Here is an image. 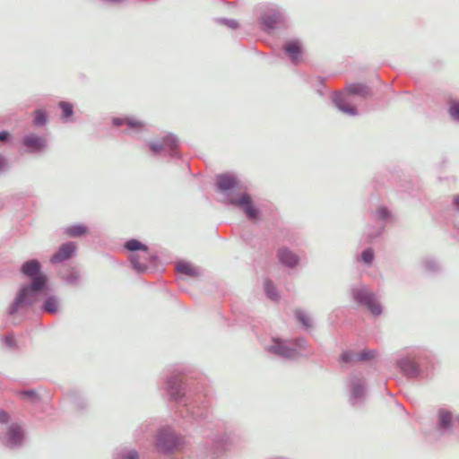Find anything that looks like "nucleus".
<instances>
[{
	"mask_svg": "<svg viewBox=\"0 0 459 459\" xmlns=\"http://www.w3.org/2000/svg\"><path fill=\"white\" fill-rule=\"evenodd\" d=\"M40 264L37 260H30L23 264L22 272L32 279L30 284L25 285L19 290L13 303L10 307L9 314L13 315L22 308L27 307L39 301L45 296L47 277L40 273Z\"/></svg>",
	"mask_w": 459,
	"mask_h": 459,
	"instance_id": "obj_1",
	"label": "nucleus"
},
{
	"mask_svg": "<svg viewBox=\"0 0 459 459\" xmlns=\"http://www.w3.org/2000/svg\"><path fill=\"white\" fill-rule=\"evenodd\" d=\"M369 93V89L367 86L360 83H353L348 85L344 92L335 93L333 100L341 111L350 116H355L357 115V110L352 105V96L366 98Z\"/></svg>",
	"mask_w": 459,
	"mask_h": 459,
	"instance_id": "obj_2",
	"label": "nucleus"
},
{
	"mask_svg": "<svg viewBox=\"0 0 459 459\" xmlns=\"http://www.w3.org/2000/svg\"><path fill=\"white\" fill-rule=\"evenodd\" d=\"M306 342L299 339L294 342H283L278 339L273 340V344L268 348V351L286 359H294L305 350Z\"/></svg>",
	"mask_w": 459,
	"mask_h": 459,
	"instance_id": "obj_3",
	"label": "nucleus"
},
{
	"mask_svg": "<svg viewBox=\"0 0 459 459\" xmlns=\"http://www.w3.org/2000/svg\"><path fill=\"white\" fill-rule=\"evenodd\" d=\"M182 445V438L178 437L170 429L160 431L156 440L158 449L163 453L178 450Z\"/></svg>",
	"mask_w": 459,
	"mask_h": 459,
	"instance_id": "obj_4",
	"label": "nucleus"
},
{
	"mask_svg": "<svg viewBox=\"0 0 459 459\" xmlns=\"http://www.w3.org/2000/svg\"><path fill=\"white\" fill-rule=\"evenodd\" d=\"M352 294L354 299L365 306L373 315L377 316L381 313L380 304L377 301L375 296L364 286L353 289Z\"/></svg>",
	"mask_w": 459,
	"mask_h": 459,
	"instance_id": "obj_5",
	"label": "nucleus"
},
{
	"mask_svg": "<svg viewBox=\"0 0 459 459\" xmlns=\"http://www.w3.org/2000/svg\"><path fill=\"white\" fill-rule=\"evenodd\" d=\"M230 202L241 208L249 219L255 220L257 218L258 211L252 205L251 198L247 194L244 193L239 197H231Z\"/></svg>",
	"mask_w": 459,
	"mask_h": 459,
	"instance_id": "obj_6",
	"label": "nucleus"
},
{
	"mask_svg": "<svg viewBox=\"0 0 459 459\" xmlns=\"http://www.w3.org/2000/svg\"><path fill=\"white\" fill-rule=\"evenodd\" d=\"M23 430L18 424H12L6 435L2 438L3 443L9 447L18 446L23 440Z\"/></svg>",
	"mask_w": 459,
	"mask_h": 459,
	"instance_id": "obj_7",
	"label": "nucleus"
},
{
	"mask_svg": "<svg viewBox=\"0 0 459 459\" xmlns=\"http://www.w3.org/2000/svg\"><path fill=\"white\" fill-rule=\"evenodd\" d=\"M151 149L154 153H158L160 151H166L170 156L174 157L177 155L178 140L175 136L169 134L164 138L163 144L161 146L152 143Z\"/></svg>",
	"mask_w": 459,
	"mask_h": 459,
	"instance_id": "obj_8",
	"label": "nucleus"
},
{
	"mask_svg": "<svg viewBox=\"0 0 459 459\" xmlns=\"http://www.w3.org/2000/svg\"><path fill=\"white\" fill-rule=\"evenodd\" d=\"M283 21L282 15L278 12L274 10H271L267 13H265L261 17V24L263 27L266 30H271L276 28V26L280 23H281Z\"/></svg>",
	"mask_w": 459,
	"mask_h": 459,
	"instance_id": "obj_9",
	"label": "nucleus"
},
{
	"mask_svg": "<svg viewBox=\"0 0 459 459\" xmlns=\"http://www.w3.org/2000/svg\"><path fill=\"white\" fill-rule=\"evenodd\" d=\"M75 251V245L72 242L63 244L59 250L51 257V262L60 263L70 258Z\"/></svg>",
	"mask_w": 459,
	"mask_h": 459,
	"instance_id": "obj_10",
	"label": "nucleus"
},
{
	"mask_svg": "<svg viewBox=\"0 0 459 459\" xmlns=\"http://www.w3.org/2000/svg\"><path fill=\"white\" fill-rule=\"evenodd\" d=\"M217 186L222 191L226 192L231 188L238 186V181L230 174H222L217 177Z\"/></svg>",
	"mask_w": 459,
	"mask_h": 459,
	"instance_id": "obj_11",
	"label": "nucleus"
},
{
	"mask_svg": "<svg viewBox=\"0 0 459 459\" xmlns=\"http://www.w3.org/2000/svg\"><path fill=\"white\" fill-rule=\"evenodd\" d=\"M374 357V351H365L361 352L347 351L342 353V360L343 362H351L355 360H368Z\"/></svg>",
	"mask_w": 459,
	"mask_h": 459,
	"instance_id": "obj_12",
	"label": "nucleus"
},
{
	"mask_svg": "<svg viewBox=\"0 0 459 459\" xmlns=\"http://www.w3.org/2000/svg\"><path fill=\"white\" fill-rule=\"evenodd\" d=\"M23 143L33 152L41 151L46 147V140L33 134L26 135Z\"/></svg>",
	"mask_w": 459,
	"mask_h": 459,
	"instance_id": "obj_13",
	"label": "nucleus"
},
{
	"mask_svg": "<svg viewBox=\"0 0 459 459\" xmlns=\"http://www.w3.org/2000/svg\"><path fill=\"white\" fill-rule=\"evenodd\" d=\"M284 50L293 63L299 61L301 54V44L299 40H291L284 45Z\"/></svg>",
	"mask_w": 459,
	"mask_h": 459,
	"instance_id": "obj_14",
	"label": "nucleus"
},
{
	"mask_svg": "<svg viewBox=\"0 0 459 459\" xmlns=\"http://www.w3.org/2000/svg\"><path fill=\"white\" fill-rule=\"evenodd\" d=\"M150 259L151 255L149 253L148 255H145V253H143L142 256L138 255H132L130 256V262L132 264L133 268L139 273H142L146 270L147 264L150 262Z\"/></svg>",
	"mask_w": 459,
	"mask_h": 459,
	"instance_id": "obj_15",
	"label": "nucleus"
},
{
	"mask_svg": "<svg viewBox=\"0 0 459 459\" xmlns=\"http://www.w3.org/2000/svg\"><path fill=\"white\" fill-rule=\"evenodd\" d=\"M278 257L283 264L292 267L298 264V257L295 254L286 248L279 250Z\"/></svg>",
	"mask_w": 459,
	"mask_h": 459,
	"instance_id": "obj_16",
	"label": "nucleus"
},
{
	"mask_svg": "<svg viewBox=\"0 0 459 459\" xmlns=\"http://www.w3.org/2000/svg\"><path fill=\"white\" fill-rule=\"evenodd\" d=\"M399 367L408 377H415L418 373L417 365L410 359H403L399 361Z\"/></svg>",
	"mask_w": 459,
	"mask_h": 459,
	"instance_id": "obj_17",
	"label": "nucleus"
},
{
	"mask_svg": "<svg viewBox=\"0 0 459 459\" xmlns=\"http://www.w3.org/2000/svg\"><path fill=\"white\" fill-rule=\"evenodd\" d=\"M176 270L178 273L195 277L199 274L197 269L194 267L191 264L186 262H180L176 265Z\"/></svg>",
	"mask_w": 459,
	"mask_h": 459,
	"instance_id": "obj_18",
	"label": "nucleus"
},
{
	"mask_svg": "<svg viewBox=\"0 0 459 459\" xmlns=\"http://www.w3.org/2000/svg\"><path fill=\"white\" fill-rule=\"evenodd\" d=\"M182 387L180 385V384L177 381H174V382H171L169 381L168 383V392L169 393L170 396L175 399V400H178L179 399L180 397L183 396V392H182Z\"/></svg>",
	"mask_w": 459,
	"mask_h": 459,
	"instance_id": "obj_19",
	"label": "nucleus"
},
{
	"mask_svg": "<svg viewBox=\"0 0 459 459\" xmlns=\"http://www.w3.org/2000/svg\"><path fill=\"white\" fill-rule=\"evenodd\" d=\"M123 124H126L130 128H142L143 124L134 118H115L114 125L119 126Z\"/></svg>",
	"mask_w": 459,
	"mask_h": 459,
	"instance_id": "obj_20",
	"label": "nucleus"
},
{
	"mask_svg": "<svg viewBox=\"0 0 459 459\" xmlns=\"http://www.w3.org/2000/svg\"><path fill=\"white\" fill-rule=\"evenodd\" d=\"M351 394L353 399H359L364 394V386L359 379L351 382Z\"/></svg>",
	"mask_w": 459,
	"mask_h": 459,
	"instance_id": "obj_21",
	"label": "nucleus"
},
{
	"mask_svg": "<svg viewBox=\"0 0 459 459\" xmlns=\"http://www.w3.org/2000/svg\"><path fill=\"white\" fill-rule=\"evenodd\" d=\"M58 308V301L55 297H50L47 299L43 305V310L45 312L53 314L57 311Z\"/></svg>",
	"mask_w": 459,
	"mask_h": 459,
	"instance_id": "obj_22",
	"label": "nucleus"
},
{
	"mask_svg": "<svg viewBox=\"0 0 459 459\" xmlns=\"http://www.w3.org/2000/svg\"><path fill=\"white\" fill-rule=\"evenodd\" d=\"M126 247L130 251L142 250L148 255V248L136 239H131L126 243Z\"/></svg>",
	"mask_w": 459,
	"mask_h": 459,
	"instance_id": "obj_23",
	"label": "nucleus"
},
{
	"mask_svg": "<svg viewBox=\"0 0 459 459\" xmlns=\"http://www.w3.org/2000/svg\"><path fill=\"white\" fill-rule=\"evenodd\" d=\"M86 231V228L82 225H74L65 229V233L71 237H78Z\"/></svg>",
	"mask_w": 459,
	"mask_h": 459,
	"instance_id": "obj_24",
	"label": "nucleus"
},
{
	"mask_svg": "<svg viewBox=\"0 0 459 459\" xmlns=\"http://www.w3.org/2000/svg\"><path fill=\"white\" fill-rule=\"evenodd\" d=\"M438 417H439L440 427H442L444 429L447 428L451 422V413L445 410H440L439 413H438Z\"/></svg>",
	"mask_w": 459,
	"mask_h": 459,
	"instance_id": "obj_25",
	"label": "nucleus"
},
{
	"mask_svg": "<svg viewBox=\"0 0 459 459\" xmlns=\"http://www.w3.org/2000/svg\"><path fill=\"white\" fill-rule=\"evenodd\" d=\"M295 314H296L297 319L306 328H309L311 326V320H310L309 316L305 312H303L302 310H297Z\"/></svg>",
	"mask_w": 459,
	"mask_h": 459,
	"instance_id": "obj_26",
	"label": "nucleus"
},
{
	"mask_svg": "<svg viewBox=\"0 0 459 459\" xmlns=\"http://www.w3.org/2000/svg\"><path fill=\"white\" fill-rule=\"evenodd\" d=\"M264 290L268 298H270L271 299L276 300L278 299L275 288L271 281H266L264 282Z\"/></svg>",
	"mask_w": 459,
	"mask_h": 459,
	"instance_id": "obj_27",
	"label": "nucleus"
},
{
	"mask_svg": "<svg viewBox=\"0 0 459 459\" xmlns=\"http://www.w3.org/2000/svg\"><path fill=\"white\" fill-rule=\"evenodd\" d=\"M59 106L63 111L62 117L67 119L73 114L72 105L68 102L62 101Z\"/></svg>",
	"mask_w": 459,
	"mask_h": 459,
	"instance_id": "obj_28",
	"label": "nucleus"
},
{
	"mask_svg": "<svg viewBox=\"0 0 459 459\" xmlns=\"http://www.w3.org/2000/svg\"><path fill=\"white\" fill-rule=\"evenodd\" d=\"M449 114L455 119L459 121V102L452 101L449 108Z\"/></svg>",
	"mask_w": 459,
	"mask_h": 459,
	"instance_id": "obj_29",
	"label": "nucleus"
},
{
	"mask_svg": "<svg viewBox=\"0 0 459 459\" xmlns=\"http://www.w3.org/2000/svg\"><path fill=\"white\" fill-rule=\"evenodd\" d=\"M117 459H138V454L134 450L123 451Z\"/></svg>",
	"mask_w": 459,
	"mask_h": 459,
	"instance_id": "obj_30",
	"label": "nucleus"
},
{
	"mask_svg": "<svg viewBox=\"0 0 459 459\" xmlns=\"http://www.w3.org/2000/svg\"><path fill=\"white\" fill-rule=\"evenodd\" d=\"M63 278L70 283H74L79 278V275L75 270H70L67 274L63 273Z\"/></svg>",
	"mask_w": 459,
	"mask_h": 459,
	"instance_id": "obj_31",
	"label": "nucleus"
},
{
	"mask_svg": "<svg viewBox=\"0 0 459 459\" xmlns=\"http://www.w3.org/2000/svg\"><path fill=\"white\" fill-rule=\"evenodd\" d=\"M374 254L372 249L368 248L362 252L361 259L367 264H370L373 261Z\"/></svg>",
	"mask_w": 459,
	"mask_h": 459,
	"instance_id": "obj_32",
	"label": "nucleus"
},
{
	"mask_svg": "<svg viewBox=\"0 0 459 459\" xmlns=\"http://www.w3.org/2000/svg\"><path fill=\"white\" fill-rule=\"evenodd\" d=\"M46 122V115L44 112L38 110L34 117L33 123L37 126L44 125Z\"/></svg>",
	"mask_w": 459,
	"mask_h": 459,
	"instance_id": "obj_33",
	"label": "nucleus"
},
{
	"mask_svg": "<svg viewBox=\"0 0 459 459\" xmlns=\"http://www.w3.org/2000/svg\"><path fill=\"white\" fill-rule=\"evenodd\" d=\"M377 218L380 219V220H385L388 218L389 216V212L388 211L384 208V207H381L377 210Z\"/></svg>",
	"mask_w": 459,
	"mask_h": 459,
	"instance_id": "obj_34",
	"label": "nucleus"
},
{
	"mask_svg": "<svg viewBox=\"0 0 459 459\" xmlns=\"http://www.w3.org/2000/svg\"><path fill=\"white\" fill-rule=\"evenodd\" d=\"M21 395H22L24 398L30 399L31 401H34L36 399V394L30 390L22 392Z\"/></svg>",
	"mask_w": 459,
	"mask_h": 459,
	"instance_id": "obj_35",
	"label": "nucleus"
},
{
	"mask_svg": "<svg viewBox=\"0 0 459 459\" xmlns=\"http://www.w3.org/2000/svg\"><path fill=\"white\" fill-rule=\"evenodd\" d=\"M425 267L429 271H434L437 267V264L435 261H426Z\"/></svg>",
	"mask_w": 459,
	"mask_h": 459,
	"instance_id": "obj_36",
	"label": "nucleus"
},
{
	"mask_svg": "<svg viewBox=\"0 0 459 459\" xmlns=\"http://www.w3.org/2000/svg\"><path fill=\"white\" fill-rule=\"evenodd\" d=\"M221 22L232 29H235L238 27V22L234 20H225L224 19V20H221Z\"/></svg>",
	"mask_w": 459,
	"mask_h": 459,
	"instance_id": "obj_37",
	"label": "nucleus"
},
{
	"mask_svg": "<svg viewBox=\"0 0 459 459\" xmlns=\"http://www.w3.org/2000/svg\"><path fill=\"white\" fill-rule=\"evenodd\" d=\"M4 343L6 346H8L9 348H13L14 347V339L12 335H7L5 338H4Z\"/></svg>",
	"mask_w": 459,
	"mask_h": 459,
	"instance_id": "obj_38",
	"label": "nucleus"
},
{
	"mask_svg": "<svg viewBox=\"0 0 459 459\" xmlns=\"http://www.w3.org/2000/svg\"><path fill=\"white\" fill-rule=\"evenodd\" d=\"M9 420V415L3 410H0V423H5Z\"/></svg>",
	"mask_w": 459,
	"mask_h": 459,
	"instance_id": "obj_39",
	"label": "nucleus"
},
{
	"mask_svg": "<svg viewBox=\"0 0 459 459\" xmlns=\"http://www.w3.org/2000/svg\"><path fill=\"white\" fill-rule=\"evenodd\" d=\"M6 167L5 160L0 156V171L4 170Z\"/></svg>",
	"mask_w": 459,
	"mask_h": 459,
	"instance_id": "obj_40",
	"label": "nucleus"
},
{
	"mask_svg": "<svg viewBox=\"0 0 459 459\" xmlns=\"http://www.w3.org/2000/svg\"><path fill=\"white\" fill-rule=\"evenodd\" d=\"M9 136V134L7 132H1L0 133V141H5Z\"/></svg>",
	"mask_w": 459,
	"mask_h": 459,
	"instance_id": "obj_41",
	"label": "nucleus"
},
{
	"mask_svg": "<svg viewBox=\"0 0 459 459\" xmlns=\"http://www.w3.org/2000/svg\"><path fill=\"white\" fill-rule=\"evenodd\" d=\"M454 204L455 205L459 208V195H456L455 198H454Z\"/></svg>",
	"mask_w": 459,
	"mask_h": 459,
	"instance_id": "obj_42",
	"label": "nucleus"
}]
</instances>
